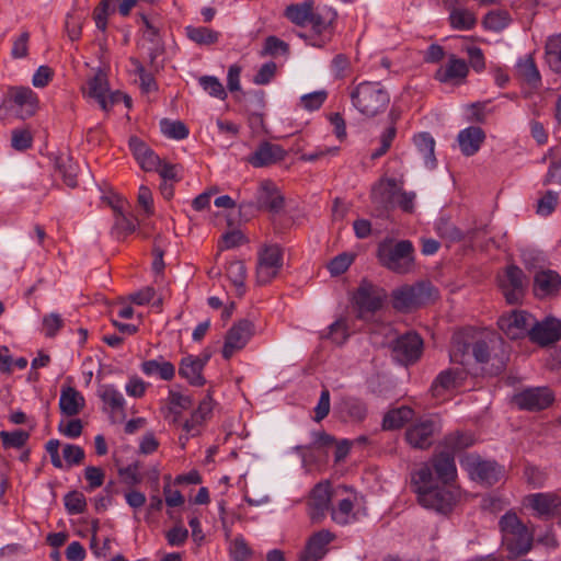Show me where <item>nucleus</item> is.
<instances>
[{
    "label": "nucleus",
    "mask_w": 561,
    "mask_h": 561,
    "mask_svg": "<svg viewBox=\"0 0 561 561\" xmlns=\"http://www.w3.org/2000/svg\"><path fill=\"white\" fill-rule=\"evenodd\" d=\"M503 341L494 333H482L474 337L469 332L456 333L453 337L449 352L450 360L455 364L469 365L472 360L477 363H488L493 360L494 371H501L505 366L506 355L503 350L501 354L496 350L502 348Z\"/></svg>",
    "instance_id": "obj_1"
},
{
    "label": "nucleus",
    "mask_w": 561,
    "mask_h": 561,
    "mask_svg": "<svg viewBox=\"0 0 561 561\" xmlns=\"http://www.w3.org/2000/svg\"><path fill=\"white\" fill-rule=\"evenodd\" d=\"M413 483L417 493L419 503L428 510L446 514L451 511L455 494L445 486L433 484L432 469L424 465L413 474Z\"/></svg>",
    "instance_id": "obj_2"
},
{
    "label": "nucleus",
    "mask_w": 561,
    "mask_h": 561,
    "mask_svg": "<svg viewBox=\"0 0 561 561\" xmlns=\"http://www.w3.org/2000/svg\"><path fill=\"white\" fill-rule=\"evenodd\" d=\"M366 515L363 496L353 488L345 484L334 486L333 504L330 517L340 526L354 524Z\"/></svg>",
    "instance_id": "obj_3"
},
{
    "label": "nucleus",
    "mask_w": 561,
    "mask_h": 561,
    "mask_svg": "<svg viewBox=\"0 0 561 561\" xmlns=\"http://www.w3.org/2000/svg\"><path fill=\"white\" fill-rule=\"evenodd\" d=\"M351 101L360 114L373 117L388 107L390 95L380 82L364 81L354 88Z\"/></svg>",
    "instance_id": "obj_4"
},
{
    "label": "nucleus",
    "mask_w": 561,
    "mask_h": 561,
    "mask_svg": "<svg viewBox=\"0 0 561 561\" xmlns=\"http://www.w3.org/2000/svg\"><path fill=\"white\" fill-rule=\"evenodd\" d=\"M502 543L510 558L527 553L533 547V534L513 512L504 514L499 522Z\"/></svg>",
    "instance_id": "obj_5"
},
{
    "label": "nucleus",
    "mask_w": 561,
    "mask_h": 561,
    "mask_svg": "<svg viewBox=\"0 0 561 561\" xmlns=\"http://www.w3.org/2000/svg\"><path fill=\"white\" fill-rule=\"evenodd\" d=\"M378 259L385 267L394 273H410L414 268L413 244L409 240L396 243L391 240H386L378 247Z\"/></svg>",
    "instance_id": "obj_6"
},
{
    "label": "nucleus",
    "mask_w": 561,
    "mask_h": 561,
    "mask_svg": "<svg viewBox=\"0 0 561 561\" xmlns=\"http://www.w3.org/2000/svg\"><path fill=\"white\" fill-rule=\"evenodd\" d=\"M391 297L396 310L408 312L434 300L436 290L430 283L420 282L394 289Z\"/></svg>",
    "instance_id": "obj_7"
},
{
    "label": "nucleus",
    "mask_w": 561,
    "mask_h": 561,
    "mask_svg": "<svg viewBox=\"0 0 561 561\" xmlns=\"http://www.w3.org/2000/svg\"><path fill=\"white\" fill-rule=\"evenodd\" d=\"M82 93L84 96L95 100L105 112L122 100L128 107L130 106L129 96L119 91L110 90L107 75L101 68H98L95 73L88 79L85 85L82 87Z\"/></svg>",
    "instance_id": "obj_8"
},
{
    "label": "nucleus",
    "mask_w": 561,
    "mask_h": 561,
    "mask_svg": "<svg viewBox=\"0 0 561 561\" xmlns=\"http://www.w3.org/2000/svg\"><path fill=\"white\" fill-rule=\"evenodd\" d=\"M460 467L471 480L490 486L504 477V468L495 461L482 460L479 455L466 454L459 460Z\"/></svg>",
    "instance_id": "obj_9"
},
{
    "label": "nucleus",
    "mask_w": 561,
    "mask_h": 561,
    "mask_svg": "<svg viewBox=\"0 0 561 561\" xmlns=\"http://www.w3.org/2000/svg\"><path fill=\"white\" fill-rule=\"evenodd\" d=\"M374 201L381 204H396L403 211L412 213L415 207L416 195L414 192H405L398 188L393 179L381 180L371 191Z\"/></svg>",
    "instance_id": "obj_10"
},
{
    "label": "nucleus",
    "mask_w": 561,
    "mask_h": 561,
    "mask_svg": "<svg viewBox=\"0 0 561 561\" xmlns=\"http://www.w3.org/2000/svg\"><path fill=\"white\" fill-rule=\"evenodd\" d=\"M334 486L329 481L317 483L308 499V515L312 522H322L330 514L333 504Z\"/></svg>",
    "instance_id": "obj_11"
},
{
    "label": "nucleus",
    "mask_w": 561,
    "mask_h": 561,
    "mask_svg": "<svg viewBox=\"0 0 561 561\" xmlns=\"http://www.w3.org/2000/svg\"><path fill=\"white\" fill-rule=\"evenodd\" d=\"M387 299L385 289L368 282H363L354 294L353 301L358 317L365 319L369 313L378 311Z\"/></svg>",
    "instance_id": "obj_12"
},
{
    "label": "nucleus",
    "mask_w": 561,
    "mask_h": 561,
    "mask_svg": "<svg viewBox=\"0 0 561 561\" xmlns=\"http://www.w3.org/2000/svg\"><path fill=\"white\" fill-rule=\"evenodd\" d=\"M283 266L282 250L276 244L263 247L257 253L256 280L264 285L277 276Z\"/></svg>",
    "instance_id": "obj_13"
},
{
    "label": "nucleus",
    "mask_w": 561,
    "mask_h": 561,
    "mask_svg": "<svg viewBox=\"0 0 561 561\" xmlns=\"http://www.w3.org/2000/svg\"><path fill=\"white\" fill-rule=\"evenodd\" d=\"M254 334V324L248 319H243L234 323L225 336L221 350L225 359L231 358L237 352L245 347L248 342Z\"/></svg>",
    "instance_id": "obj_14"
},
{
    "label": "nucleus",
    "mask_w": 561,
    "mask_h": 561,
    "mask_svg": "<svg viewBox=\"0 0 561 561\" xmlns=\"http://www.w3.org/2000/svg\"><path fill=\"white\" fill-rule=\"evenodd\" d=\"M440 430L435 417H422L405 432V439L414 448L425 449L432 445L434 434Z\"/></svg>",
    "instance_id": "obj_15"
},
{
    "label": "nucleus",
    "mask_w": 561,
    "mask_h": 561,
    "mask_svg": "<svg viewBox=\"0 0 561 561\" xmlns=\"http://www.w3.org/2000/svg\"><path fill=\"white\" fill-rule=\"evenodd\" d=\"M8 102L16 116L25 119L38 110V96L28 87H14L9 90Z\"/></svg>",
    "instance_id": "obj_16"
},
{
    "label": "nucleus",
    "mask_w": 561,
    "mask_h": 561,
    "mask_svg": "<svg viewBox=\"0 0 561 561\" xmlns=\"http://www.w3.org/2000/svg\"><path fill=\"white\" fill-rule=\"evenodd\" d=\"M500 330L512 340L529 336L531 324H534V316L523 311L514 310L507 314H503L499 321Z\"/></svg>",
    "instance_id": "obj_17"
},
{
    "label": "nucleus",
    "mask_w": 561,
    "mask_h": 561,
    "mask_svg": "<svg viewBox=\"0 0 561 561\" xmlns=\"http://www.w3.org/2000/svg\"><path fill=\"white\" fill-rule=\"evenodd\" d=\"M465 377V370L460 369L440 371L432 382V396L439 402L446 401L461 387Z\"/></svg>",
    "instance_id": "obj_18"
},
{
    "label": "nucleus",
    "mask_w": 561,
    "mask_h": 561,
    "mask_svg": "<svg viewBox=\"0 0 561 561\" xmlns=\"http://www.w3.org/2000/svg\"><path fill=\"white\" fill-rule=\"evenodd\" d=\"M393 358L404 365L414 363L422 354L423 341L416 333H407L397 337L392 344Z\"/></svg>",
    "instance_id": "obj_19"
},
{
    "label": "nucleus",
    "mask_w": 561,
    "mask_h": 561,
    "mask_svg": "<svg viewBox=\"0 0 561 561\" xmlns=\"http://www.w3.org/2000/svg\"><path fill=\"white\" fill-rule=\"evenodd\" d=\"M501 288L508 304H517L524 295V274L517 266H508L497 278Z\"/></svg>",
    "instance_id": "obj_20"
},
{
    "label": "nucleus",
    "mask_w": 561,
    "mask_h": 561,
    "mask_svg": "<svg viewBox=\"0 0 561 561\" xmlns=\"http://www.w3.org/2000/svg\"><path fill=\"white\" fill-rule=\"evenodd\" d=\"M554 401V393L548 387L528 388L514 397L518 408L539 411L548 408Z\"/></svg>",
    "instance_id": "obj_21"
},
{
    "label": "nucleus",
    "mask_w": 561,
    "mask_h": 561,
    "mask_svg": "<svg viewBox=\"0 0 561 561\" xmlns=\"http://www.w3.org/2000/svg\"><path fill=\"white\" fill-rule=\"evenodd\" d=\"M59 447L58 439H49L46 443V451L55 468L62 469L65 463L68 467L79 465L84 458V450L78 445L66 444L62 448V458L59 455Z\"/></svg>",
    "instance_id": "obj_22"
},
{
    "label": "nucleus",
    "mask_w": 561,
    "mask_h": 561,
    "mask_svg": "<svg viewBox=\"0 0 561 561\" xmlns=\"http://www.w3.org/2000/svg\"><path fill=\"white\" fill-rule=\"evenodd\" d=\"M255 205L259 209L278 213L284 206V196L274 182L263 180L255 192Z\"/></svg>",
    "instance_id": "obj_23"
},
{
    "label": "nucleus",
    "mask_w": 561,
    "mask_h": 561,
    "mask_svg": "<svg viewBox=\"0 0 561 561\" xmlns=\"http://www.w3.org/2000/svg\"><path fill=\"white\" fill-rule=\"evenodd\" d=\"M561 336V321L553 317H546L541 321L534 319L529 331V337L533 342L540 345H548L558 341Z\"/></svg>",
    "instance_id": "obj_24"
},
{
    "label": "nucleus",
    "mask_w": 561,
    "mask_h": 561,
    "mask_svg": "<svg viewBox=\"0 0 561 561\" xmlns=\"http://www.w3.org/2000/svg\"><path fill=\"white\" fill-rule=\"evenodd\" d=\"M526 503L539 517L549 518L561 511V497L553 492L530 494L526 497Z\"/></svg>",
    "instance_id": "obj_25"
},
{
    "label": "nucleus",
    "mask_w": 561,
    "mask_h": 561,
    "mask_svg": "<svg viewBox=\"0 0 561 561\" xmlns=\"http://www.w3.org/2000/svg\"><path fill=\"white\" fill-rule=\"evenodd\" d=\"M334 539V535L327 530L321 529L314 533L307 541L306 548L300 556L301 561H319L327 551L328 545Z\"/></svg>",
    "instance_id": "obj_26"
},
{
    "label": "nucleus",
    "mask_w": 561,
    "mask_h": 561,
    "mask_svg": "<svg viewBox=\"0 0 561 561\" xmlns=\"http://www.w3.org/2000/svg\"><path fill=\"white\" fill-rule=\"evenodd\" d=\"M98 396L102 400L104 411L111 414L125 416L126 400L119 389L110 383L101 385L98 389Z\"/></svg>",
    "instance_id": "obj_27"
},
{
    "label": "nucleus",
    "mask_w": 561,
    "mask_h": 561,
    "mask_svg": "<svg viewBox=\"0 0 561 561\" xmlns=\"http://www.w3.org/2000/svg\"><path fill=\"white\" fill-rule=\"evenodd\" d=\"M207 359V357L202 358L193 355L184 356L181 359L179 367L180 376L193 386H203L205 383V378L202 373Z\"/></svg>",
    "instance_id": "obj_28"
},
{
    "label": "nucleus",
    "mask_w": 561,
    "mask_h": 561,
    "mask_svg": "<svg viewBox=\"0 0 561 561\" xmlns=\"http://www.w3.org/2000/svg\"><path fill=\"white\" fill-rule=\"evenodd\" d=\"M285 156L286 152L280 146L263 142L249 157L248 161L255 168H262L283 160Z\"/></svg>",
    "instance_id": "obj_29"
},
{
    "label": "nucleus",
    "mask_w": 561,
    "mask_h": 561,
    "mask_svg": "<svg viewBox=\"0 0 561 561\" xmlns=\"http://www.w3.org/2000/svg\"><path fill=\"white\" fill-rule=\"evenodd\" d=\"M485 139L484 131L478 126H469L458 133L457 141L460 151L467 156L477 153Z\"/></svg>",
    "instance_id": "obj_30"
},
{
    "label": "nucleus",
    "mask_w": 561,
    "mask_h": 561,
    "mask_svg": "<svg viewBox=\"0 0 561 561\" xmlns=\"http://www.w3.org/2000/svg\"><path fill=\"white\" fill-rule=\"evenodd\" d=\"M129 148L142 170L151 172L160 165V158L139 138L131 137Z\"/></svg>",
    "instance_id": "obj_31"
},
{
    "label": "nucleus",
    "mask_w": 561,
    "mask_h": 561,
    "mask_svg": "<svg viewBox=\"0 0 561 561\" xmlns=\"http://www.w3.org/2000/svg\"><path fill=\"white\" fill-rule=\"evenodd\" d=\"M85 405L84 397L71 386H62L59 397V409L67 416H75Z\"/></svg>",
    "instance_id": "obj_32"
},
{
    "label": "nucleus",
    "mask_w": 561,
    "mask_h": 561,
    "mask_svg": "<svg viewBox=\"0 0 561 561\" xmlns=\"http://www.w3.org/2000/svg\"><path fill=\"white\" fill-rule=\"evenodd\" d=\"M469 68L465 60L451 56L447 64L440 67L435 78L443 83L462 81L468 75Z\"/></svg>",
    "instance_id": "obj_33"
},
{
    "label": "nucleus",
    "mask_w": 561,
    "mask_h": 561,
    "mask_svg": "<svg viewBox=\"0 0 561 561\" xmlns=\"http://www.w3.org/2000/svg\"><path fill=\"white\" fill-rule=\"evenodd\" d=\"M140 369L148 377H158L165 381L172 380L175 376V366L162 356L142 362Z\"/></svg>",
    "instance_id": "obj_34"
},
{
    "label": "nucleus",
    "mask_w": 561,
    "mask_h": 561,
    "mask_svg": "<svg viewBox=\"0 0 561 561\" xmlns=\"http://www.w3.org/2000/svg\"><path fill=\"white\" fill-rule=\"evenodd\" d=\"M561 286V277L553 271H540L534 280V293L537 297L556 294Z\"/></svg>",
    "instance_id": "obj_35"
},
{
    "label": "nucleus",
    "mask_w": 561,
    "mask_h": 561,
    "mask_svg": "<svg viewBox=\"0 0 561 561\" xmlns=\"http://www.w3.org/2000/svg\"><path fill=\"white\" fill-rule=\"evenodd\" d=\"M454 455L453 451L447 449L437 454L432 460L437 478L445 483L453 481L457 476Z\"/></svg>",
    "instance_id": "obj_36"
},
{
    "label": "nucleus",
    "mask_w": 561,
    "mask_h": 561,
    "mask_svg": "<svg viewBox=\"0 0 561 561\" xmlns=\"http://www.w3.org/2000/svg\"><path fill=\"white\" fill-rule=\"evenodd\" d=\"M313 4L312 0L289 4L286 7L284 15L296 25H306L312 19Z\"/></svg>",
    "instance_id": "obj_37"
},
{
    "label": "nucleus",
    "mask_w": 561,
    "mask_h": 561,
    "mask_svg": "<svg viewBox=\"0 0 561 561\" xmlns=\"http://www.w3.org/2000/svg\"><path fill=\"white\" fill-rule=\"evenodd\" d=\"M413 140L423 158L424 165L428 169H434L436 165L434 138L428 133H421Z\"/></svg>",
    "instance_id": "obj_38"
},
{
    "label": "nucleus",
    "mask_w": 561,
    "mask_h": 561,
    "mask_svg": "<svg viewBox=\"0 0 561 561\" xmlns=\"http://www.w3.org/2000/svg\"><path fill=\"white\" fill-rule=\"evenodd\" d=\"M449 22L455 30L468 31L477 24V16L469 9L453 7L449 11Z\"/></svg>",
    "instance_id": "obj_39"
},
{
    "label": "nucleus",
    "mask_w": 561,
    "mask_h": 561,
    "mask_svg": "<svg viewBox=\"0 0 561 561\" xmlns=\"http://www.w3.org/2000/svg\"><path fill=\"white\" fill-rule=\"evenodd\" d=\"M414 415L409 407H400L388 411L382 420L383 430H397L403 426Z\"/></svg>",
    "instance_id": "obj_40"
},
{
    "label": "nucleus",
    "mask_w": 561,
    "mask_h": 561,
    "mask_svg": "<svg viewBox=\"0 0 561 561\" xmlns=\"http://www.w3.org/2000/svg\"><path fill=\"white\" fill-rule=\"evenodd\" d=\"M167 402L168 414L173 415L174 420H176L182 412L187 410L192 404V400L188 396L175 389L169 390Z\"/></svg>",
    "instance_id": "obj_41"
},
{
    "label": "nucleus",
    "mask_w": 561,
    "mask_h": 561,
    "mask_svg": "<svg viewBox=\"0 0 561 561\" xmlns=\"http://www.w3.org/2000/svg\"><path fill=\"white\" fill-rule=\"evenodd\" d=\"M546 62L554 72H561V34L548 38L546 44Z\"/></svg>",
    "instance_id": "obj_42"
},
{
    "label": "nucleus",
    "mask_w": 561,
    "mask_h": 561,
    "mask_svg": "<svg viewBox=\"0 0 561 561\" xmlns=\"http://www.w3.org/2000/svg\"><path fill=\"white\" fill-rule=\"evenodd\" d=\"M186 36L198 45H210L218 41L219 33L206 26L187 25L185 27Z\"/></svg>",
    "instance_id": "obj_43"
},
{
    "label": "nucleus",
    "mask_w": 561,
    "mask_h": 561,
    "mask_svg": "<svg viewBox=\"0 0 561 561\" xmlns=\"http://www.w3.org/2000/svg\"><path fill=\"white\" fill-rule=\"evenodd\" d=\"M516 70L518 76L530 84H536L540 81V73L530 56L519 59L516 65Z\"/></svg>",
    "instance_id": "obj_44"
},
{
    "label": "nucleus",
    "mask_w": 561,
    "mask_h": 561,
    "mask_svg": "<svg viewBox=\"0 0 561 561\" xmlns=\"http://www.w3.org/2000/svg\"><path fill=\"white\" fill-rule=\"evenodd\" d=\"M161 133L168 138L182 140L188 136V128L180 121L162 119L160 122Z\"/></svg>",
    "instance_id": "obj_45"
},
{
    "label": "nucleus",
    "mask_w": 561,
    "mask_h": 561,
    "mask_svg": "<svg viewBox=\"0 0 561 561\" xmlns=\"http://www.w3.org/2000/svg\"><path fill=\"white\" fill-rule=\"evenodd\" d=\"M198 83L208 95L219 100L227 98V92L217 77L203 76L198 79Z\"/></svg>",
    "instance_id": "obj_46"
},
{
    "label": "nucleus",
    "mask_w": 561,
    "mask_h": 561,
    "mask_svg": "<svg viewBox=\"0 0 561 561\" xmlns=\"http://www.w3.org/2000/svg\"><path fill=\"white\" fill-rule=\"evenodd\" d=\"M228 549L232 561H249L252 556V550L242 536L232 539Z\"/></svg>",
    "instance_id": "obj_47"
},
{
    "label": "nucleus",
    "mask_w": 561,
    "mask_h": 561,
    "mask_svg": "<svg viewBox=\"0 0 561 561\" xmlns=\"http://www.w3.org/2000/svg\"><path fill=\"white\" fill-rule=\"evenodd\" d=\"M511 22L510 14L505 11H492L483 20L486 30L500 32L508 26Z\"/></svg>",
    "instance_id": "obj_48"
},
{
    "label": "nucleus",
    "mask_w": 561,
    "mask_h": 561,
    "mask_svg": "<svg viewBox=\"0 0 561 561\" xmlns=\"http://www.w3.org/2000/svg\"><path fill=\"white\" fill-rule=\"evenodd\" d=\"M113 209L115 213L114 229L123 234L131 233L135 230L136 225H135L133 217L125 214L123 204L114 205Z\"/></svg>",
    "instance_id": "obj_49"
},
{
    "label": "nucleus",
    "mask_w": 561,
    "mask_h": 561,
    "mask_svg": "<svg viewBox=\"0 0 561 561\" xmlns=\"http://www.w3.org/2000/svg\"><path fill=\"white\" fill-rule=\"evenodd\" d=\"M226 274L238 290L243 287L247 277V268L242 261L236 260L229 262Z\"/></svg>",
    "instance_id": "obj_50"
},
{
    "label": "nucleus",
    "mask_w": 561,
    "mask_h": 561,
    "mask_svg": "<svg viewBox=\"0 0 561 561\" xmlns=\"http://www.w3.org/2000/svg\"><path fill=\"white\" fill-rule=\"evenodd\" d=\"M115 12V8L111 5L110 0H102L93 11V20L99 31L105 32L107 21L111 14Z\"/></svg>",
    "instance_id": "obj_51"
},
{
    "label": "nucleus",
    "mask_w": 561,
    "mask_h": 561,
    "mask_svg": "<svg viewBox=\"0 0 561 561\" xmlns=\"http://www.w3.org/2000/svg\"><path fill=\"white\" fill-rule=\"evenodd\" d=\"M312 26V30L320 34L321 37L314 42H311L310 45L314 47H322L329 39H330V24L322 20L321 16L316 15L312 12V19L309 20V22Z\"/></svg>",
    "instance_id": "obj_52"
},
{
    "label": "nucleus",
    "mask_w": 561,
    "mask_h": 561,
    "mask_svg": "<svg viewBox=\"0 0 561 561\" xmlns=\"http://www.w3.org/2000/svg\"><path fill=\"white\" fill-rule=\"evenodd\" d=\"M0 438L4 448H21L28 439V434L22 430L12 432L1 431Z\"/></svg>",
    "instance_id": "obj_53"
},
{
    "label": "nucleus",
    "mask_w": 561,
    "mask_h": 561,
    "mask_svg": "<svg viewBox=\"0 0 561 561\" xmlns=\"http://www.w3.org/2000/svg\"><path fill=\"white\" fill-rule=\"evenodd\" d=\"M65 507L69 514L77 515L84 512L87 501L84 495L79 491H72L65 495Z\"/></svg>",
    "instance_id": "obj_54"
},
{
    "label": "nucleus",
    "mask_w": 561,
    "mask_h": 561,
    "mask_svg": "<svg viewBox=\"0 0 561 561\" xmlns=\"http://www.w3.org/2000/svg\"><path fill=\"white\" fill-rule=\"evenodd\" d=\"M474 438L471 434L465 433V434H453L445 438V446L447 449L453 451L454 454L458 450H461L463 448L470 447L473 445Z\"/></svg>",
    "instance_id": "obj_55"
},
{
    "label": "nucleus",
    "mask_w": 561,
    "mask_h": 561,
    "mask_svg": "<svg viewBox=\"0 0 561 561\" xmlns=\"http://www.w3.org/2000/svg\"><path fill=\"white\" fill-rule=\"evenodd\" d=\"M328 93L325 90H318L300 96V104L307 111H317L325 102Z\"/></svg>",
    "instance_id": "obj_56"
},
{
    "label": "nucleus",
    "mask_w": 561,
    "mask_h": 561,
    "mask_svg": "<svg viewBox=\"0 0 561 561\" xmlns=\"http://www.w3.org/2000/svg\"><path fill=\"white\" fill-rule=\"evenodd\" d=\"M64 327V319L57 312H50L43 317V331L47 337H54Z\"/></svg>",
    "instance_id": "obj_57"
},
{
    "label": "nucleus",
    "mask_w": 561,
    "mask_h": 561,
    "mask_svg": "<svg viewBox=\"0 0 561 561\" xmlns=\"http://www.w3.org/2000/svg\"><path fill=\"white\" fill-rule=\"evenodd\" d=\"M354 255L351 253H342L332 259L328 264V270L333 276L343 274L352 264Z\"/></svg>",
    "instance_id": "obj_58"
},
{
    "label": "nucleus",
    "mask_w": 561,
    "mask_h": 561,
    "mask_svg": "<svg viewBox=\"0 0 561 561\" xmlns=\"http://www.w3.org/2000/svg\"><path fill=\"white\" fill-rule=\"evenodd\" d=\"M333 343L342 345L348 337V329L345 320H336L329 327L327 335Z\"/></svg>",
    "instance_id": "obj_59"
},
{
    "label": "nucleus",
    "mask_w": 561,
    "mask_h": 561,
    "mask_svg": "<svg viewBox=\"0 0 561 561\" xmlns=\"http://www.w3.org/2000/svg\"><path fill=\"white\" fill-rule=\"evenodd\" d=\"M558 204V193L548 191L537 204V214L540 216H549L553 213Z\"/></svg>",
    "instance_id": "obj_60"
},
{
    "label": "nucleus",
    "mask_w": 561,
    "mask_h": 561,
    "mask_svg": "<svg viewBox=\"0 0 561 561\" xmlns=\"http://www.w3.org/2000/svg\"><path fill=\"white\" fill-rule=\"evenodd\" d=\"M288 45L276 36H268L265 39L263 55L278 56L288 54Z\"/></svg>",
    "instance_id": "obj_61"
},
{
    "label": "nucleus",
    "mask_w": 561,
    "mask_h": 561,
    "mask_svg": "<svg viewBox=\"0 0 561 561\" xmlns=\"http://www.w3.org/2000/svg\"><path fill=\"white\" fill-rule=\"evenodd\" d=\"M245 240L247 239L241 230L233 229L231 231L226 232L221 237V241L219 242V249L220 250L232 249V248L241 245L242 243L245 242Z\"/></svg>",
    "instance_id": "obj_62"
},
{
    "label": "nucleus",
    "mask_w": 561,
    "mask_h": 561,
    "mask_svg": "<svg viewBox=\"0 0 561 561\" xmlns=\"http://www.w3.org/2000/svg\"><path fill=\"white\" fill-rule=\"evenodd\" d=\"M30 33L24 31L13 39L11 56L15 59L24 58L28 53Z\"/></svg>",
    "instance_id": "obj_63"
},
{
    "label": "nucleus",
    "mask_w": 561,
    "mask_h": 561,
    "mask_svg": "<svg viewBox=\"0 0 561 561\" xmlns=\"http://www.w3.org/2000/svg\"><path fill=\"white\" fill-rule=\"evenodd\" d=\"M148 383L145 382L138 376H133L128 379L125 385V391L128 397L131 398H141L145 396Z\"/></svg>",
    "instance_id": "obj_64"
}]
</instances>
